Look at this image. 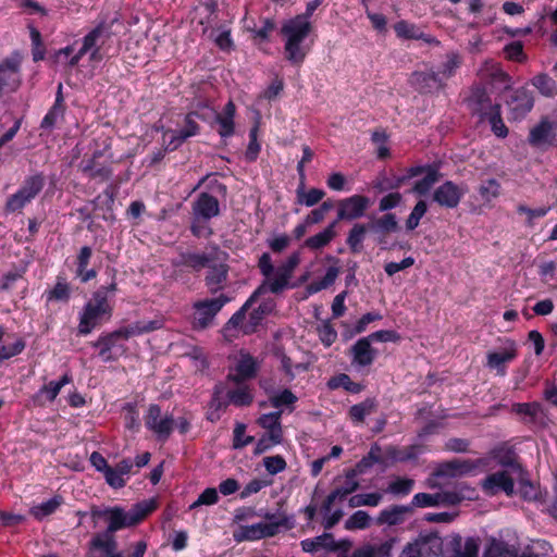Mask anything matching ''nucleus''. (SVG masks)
Wrapping results in <instances>:
<instances>
[{"label": "nucleus", "mask_w": 557, "mask_h": 557, "mask_svg": "<svg viewBox=\"0 0 557 557\" xmlns=\"http://www.w3.org/2000/svg\"><path fill=\"white\" fill-rule=\"evenodd\" d=\"M194 116H197L202 120L207 119L206 112L201 114L198 111H195V112L187 114V116L185 119V126L182 131H180L178 133H174V132H170V131L164 133V138H166L168 136L171 138V140L168 145L169 149H171V150L176 149L178 146L182 145V143L185 139L198 134L199 126L195 122Z\"/></svg>", "instance_id": "obj_22"}, {"label": "nucleus", "mask_w": 557, "mask_h": 557, "mask_svg": "<svg viewBox=\"0 0 557 557\" xmlns=\"http://www.w3.org/2000/svg\"><path fill=\"white\" fill-rule=\"evenodd\" d=\"M297 401V396L289 389H284L281 393L274 394L270 397V403L274 408L283 406H290Z\"/></svg>", "instance_id": "obj_64"}, {"label": "nucleus", "mask_w": 557, "mask_h": 557, "mask_svg": "<svg viewBox=\"0 0 557 557\" xmlns=\"http://www.w3.org/2000/svg\"><path fill=\"white\" fill-rule=\"evenodd\" d=\"M71 296V288L69 284L61 277L54 287L47 293V301H67Z\"/></svg>", "instance_id": "obj_59"}, {"label": "nucleus", "mask_w": 557, "mask_h": 557, "mask_svg": "<svg viewBox=\"0 0 557 557\" xmlns=\"http://www.w3.org/2000/svg\"><path fill=\"white\" fill-rule=\"evenodd\" d=\"M301 547L306 553H315L321 549L325 550H336L337 546L335 544L334 537L330 533H324L322 535L315 536L313 539H307L301 541Z\"/></svg>", "instance_id": "obj_36"}, {"label": "nucleus", "mask_w": 557, "mask_h": 557, "mask_svg": "<svg viewBox=\"0 0 557 557\" xmlns=\"http://www.w3.org/2000/svg\"><path fill=\"white\" fill-rule=\"evenodd\" d=\"M300 252H293L282 264H280L274 273V278L270 280L267 284L260 286L250 296V301L260 298L267 293L281 294L286 288L292 287L289 281L294 275L296 268L300 263Z\"/></svg>", "instance_id": "obj_5"}, {"label": "nucleus", "mask_w": 557, "mask_h": 557, "mask_svg": "<svg viewBox=\"0 0 557 557\" xmlns=\"http://www.w3.org/2000/svg\"><path fill=\"white\" fill-rule=\"evenodd\" d=\"M482 487L487 495H496L504 492L507 496H512L515 493L513 479L505 470L487 475L482 482Z\"/></svg>", "instance_id": "obj_16"}, {"label": "nucleus", "mask_w": 557, "mask_h": 557, "mask_svg": "<svg viewBox=\"0 0 557 557\" xmlns=\"http://www.w3.org/2000/svg\"><path fill=\"white\" fill-rule=\"evenodd\" d=\"M506 103L511 117L513 120H521L532 110L534 106V98L530 90L525 88H518L512 90Z\"/></svg>", "instance_id": "obj_15"}, {"label": "nucleus", "mask_w": 557, "mask_h": 557, "mask_svg": "<svg viewBox=\"0 0 557 557\" xmlns=\"http://www.w3.org/2000/svg\"><path fill=\"white\" fill-rule=\"evenodd\" d=\"M511 412L516 413L525 423L535 422L541 413V405L537 403H517L511 407Z\"/></svg>", "instance_id": "obj_40"}, {"label": "nucleus", "mask_w": 557, "mask_h": 557, "mask_svg": "<svg viewBox=\"0 0 557 557\" xmlns=\"http://www.w3.org/2000/svg\"><path fill=\"white\" fill-rule=\"evenodd\" d=\"M482 116L488 120L492 131L497 137L504 138L507 136L508 128L500 116V107L498 104L490 107V111L483 112Z\"/></svg>", "instance_id": "obj_44"}, {"label": "nucleus", "mask_w": 557, "mask_h": 557, "mask_svg": "<svg viewBox=\"0 0 557 557\" xmlns=\"http://www.w3.org/2000/svg\"><path fill=\"white\" fill-rule=\"evenodd\" d=\"M21 83L20 63L5 60L0 64V91H15Z\"/></svg>", "instance_id": "obj_24"}, {"label": "nucleus", "mask_w": 557, "mask_h": 557, "mask_svg": "<svg viewBox=\"0 0 557 557\" xmlns=\"http://www.w3.org/2000/svg\"><path fill=\"white\" fill-rule=\"evenodd\" d=\"M230 301L228 297L221 294L216 298L196 301L193 306V326L197 330H205L212 323L215 315Z\"/></svg>", "instance_id": "obj_6"}, {"label": "nucleus", "mask_w": 557, "mask_h": 557, "mask_svg": "<svg viewBox=\"0 0 557 557\" xmlns=\"http://www.w3.org/2000/svg\"><path fill=\"white\" fill-rule=\"evenodd\" d=\"M373 227L377 232H383L385 234L395 232L398 228V222L396 220L395 214L386 213L375 220Z\"/></svg>", "instance_id": "obj_62"}, {"label": "nucleus", "mask_w": 557, "mask_h": 557, "mask_svg": "<svg viewBox=\"0 0 557 557\" xmlns=\"http://www.w3.org/2000/svg\"><path fill=\"white\" fill-rule=\"evenodd\" d=\"M555 123L543 117L539 124L530 129L528 141L533 147L555 146L554 141Z\"/></svg>", "instance_id": "obj_23"}, {"label": "nucleus", "mask_w": 557, "mask_h": 557, "mask_svg": "<svg viewBox=\"0 0 557 557\" xmlns=\"http://www.w3.org/2000/svg\"><path fill=\"white\" fill-rule=\"evenodd\" d=\"M394 30L397 35V37L403 39H414L419 40L422 39L426 42H433L434 39L425 36L424 33L414 24L409 23L407 21H399L395 23Z\"/></svg>", "instance_id": "obj_38"}, {"label": "nucleus", "mask_w": 557, "mask_h": 557, "mask_svg": "<svg viewBox=\"0 0 557 557\" xmlns=\"http://www.w3.org/2000/svg\"><path fill=\"white\" fill-rule=\"evenodd\" d=\"M467 193L463 185H458L451 181H446L433 191V201L438 206L454 209L457 208Z\"/></svg>", "instance_id": "obj_11"}, {"label": "nucleus", "mask_w": 557, "mask_h": 557, "mask_svg": "<svg viewBox=\"0 0 557 557\" xmlns=\"http://www.w3.org/2000/svg\"><path fill=\"white\" fill-rule=\"evenodd\" d=\"M110 37V26L100 23L92 30H90L83 40L82 52H91V59H96L99 52V45H103Z\"/></svg>", "instance_id": "obj_25"}, {"label": "nucleus", "mask_w": 557, "mask_h": 557, "mask_svg": "<svg viewBox=\"0 0 557 557\" xmlns=\"http://www.w3.org/2000/svg\"><path fill=\"white\" fill-rule=\"evenodd\" d=\"M480 537L453 534L448 542V557H479Z\"/></svg>", "instance_id": "obj_14"}, {"label": "nucleus", "mask_w": 557, "mask_h": 557, "mask_svg": "<svg viewBox=\"0 0 557 557\" xmlns=\"http://www.w3.org/2000/svg\"><path fill=\"white\" fill-rule=\"evenodd\" d=\"M476 468V463L471 460L453 459L442 462L434 471V476H457L471 472Z\"/></svg>", "instance_id": "obj_28"}, {"label": "nucleus", "mask_w": 557, "mask_h": 557, "mask_svg": "<svg viewBox=\"0 0 557 557\" xmlns=\"http://www.w3.org/2000/svg\"><path fill=\"white\" fill-rule=\"evenodd\" d=\"M418 176H422V178L416 181L412 191L419 196H423L426 195L433 185L440 181L441 173L436 166L432 165L411 166L407 170V174L401 177L400 182Z\"/></svg>", "instance_id": "obj_8"}, {"label": "nucleus", "mask_w": 557, "mask_h": 557, "mask_svg": "<svg viewBox=\"0 0 557 557\" xmlns=\"http://www.w3.org/2000/svg\"><path fill=\"white\" fill-rule=\"evenodd\" d=\"M208 269L209 273L206 276L208 287L213 292L222 288L227 278V265L221 262L218 263L216 260H214Z\"/></svg>", "instance_id": "obj_37"}, {"label": "nucleus", "mask_w": 557, "mask_h": 557, "mask_svg": "<svg viewBox=\"0 0 557 557\" xmlns=\"http://www.w3.org/2000/svg\"><path fill=\"white\" fill-rule=\"evenodd\" d=\"M352 361L361 367L370 366L375 357L376 350L372 348L369 338L358 339L351 347Z\"/></svg>", "instance_id": "obj_31"}, {"label": "nucleus", "mask_w": 557, "mask_h": 557, "mask_svg": "<svg viewBox=\"0 0 557 557\" xmlns=\"http://www.w3.org/2000/svg\"><path fill=\"white\" fill-rule=\"evenodd\" d=\"M375 409V401L373 399H366L364 401L350 407L349 417L354 423H363L366 417L373 413Z\"/></svg>", "instance_id": "obj_49"}, {"label": "nucleus", "mask_w": 557, "mask_h": 557, "mask_svg": "<svg viewBox=\"0 0 557 557\" xmlns=\"http://www.w3.org/2000/svg\"><path fill=\"white\" fill-rule=\"evenodd\" d=\"M368 225L362 223H356L350 228L346 243L348 247L350 248L351 252L358 253L362 250L363 246L362 243L366 238V235L368 233Z\"/></svg>", "instance_id": "obj_42"}, {"label": "nucleus", "mask_w": 557, "mask_h": 557, "mask_svg": "<svg viewBox=\"0 0 557 557\" xmlns=\"http://www.w3.org/2000/svg\"><path fill=\"white\" fill-rule=\"evenodd\" d=\"M462 63V57L458 52H449L446 54L445 60L438 69L440 76L443 77V82L453 77L456 71Z\"/></svg>", "instance_id": "obj_47"}, {"label": "nucleus", "mask_w": 557, "mask_h": 557, "mask_svg": "<svg viewBox=\"0 0 557 557\" xmlns=\"http://www.w3.org/2000/svg\"><path fill=\"white\" fill-rule=\"evenodd\" d=\"M91 253V248L85 246L81 249L77 257V275L83 282H87L96 276L95 270H87Z\"/></svg>", "instance_id": "obj_52"}, {"label": "nucleus", "mask_w": 557, "mask_h": 557, "mask_svg": "<svg viewBox=\"0 0 557 557\" xmlns=\"http://www.w3.org/2000/svg\"><path fill=\"white\" fill-rule=\"evenodd\" d=\"M471 104L476 106L474 110L483 115V112H488L490 107H494L495 104L491 103V100L483 87H475L472 90V94L469 98Z\"/></svg>", "instance_id": "obj_55"}, {"label": "nucleus", "mask_w": 557, "mask_h": 557, "mask_svg": "<svg viewBox=\"0 0 557 557\" xmlns=\"http://www.w3.org/2000/svg\"><path fill=\"white\" fill-rule=\"evenodd\" d=\"M336 225L337 221H333L322 232L307 238L304 245L311 250L321 249L327 246L336 237Z\"/></svg>", "instance_id": "obj_35"}, {"label": "nucleus", "mask_w": 557, "mask_h": 557, "mask_svg": "<svg viewBox=\"0 0 557 557\" xmlns=\"http://www.w3.org/2000/svg\"><path fill=\"white\" fill-rule=\"evenodd\" d=\"M45 177L40 174L27 177L21 186L22 193L33 200L44 188Z\"/></svg>", "instance_id": "obj_56"}, {"label": "nucleus", "mask_w": 557, "mask_h": 557, "mask_svg": "<svg viewBox=\"0 0 557 557\" xmlns=\"http://www.w3.org/2000/svg\"><path fill=\"white\" fill-rule=\"evenodd\" d=\"M253 436L246 435V425L244 423H236L233 432V447L240 449L253 442Z\"/></svg>", "instance_id": "obj_63"}, {"label": "nucleus", "mask_w": 557, "mask_h": 557, "mask_svg": "<svg viewBox=\"0 0 557 557\" xmlns=\"http://www.w3.org/2000/svg\"><path fill=\"white\" fill-rule=\"evenodd\" d=\"M383 495L381 493H367L357 494L349 498V506L351 508L369 506L376 507L382 502Z\"/></svg>", "instance_id": "obj_58"}, {"label": "nucleus", "mask_w": 557, "mask_h": 557, "mask_svg": "<svg viewBox=\"0 0 557 557\" xmlns=\"http://www.w3.org/2000/svg\"><path fill=\"white\" fill-rule=\"evenodd\" d=\"M478 193L484 202H491L500 196L502 185L497 180L490 178L480 184Z\"/></svg>", "instance_id": "obj_53"}, {"label": "nucleus", "mask_w": 557, "mask_h": 557, "mask_svg": "<svg viewBox=\"0 0 557 557\" xmlns=\"http://www.w3.org/2000/svg\"><path fill=\"white\" fill-rule=\"evenodd\" d=\"M414 487V480L409 478L397 476L388 483L386 493L394 496H407L411 493Z\"/></svg>", "instance_id": "obj_54"}, {"label": "nucleus", "mask_w": 557, "mask_h": 557, "mask_svg": "<svg viewBox=\"0 0 557 557\" xmlns=\"http://www.w3.org/2000/svg\"><path fill=\"white\" fill-rule=\"evenodd\" d=\"M552 546L543 540L532 541L522 552L520 557H548Z\"/></svg>", "instance_id": "obj_57"}, {"label": "nucleus", "mask_w": 557, "mask_h": 557, "mask_svg": "<svg viewBox=\"0 0 557 557\" xmlns=\"http://www.w3.org/2000/svg\"><path fill=\"white\" fill-rule=\"evenodd\" d=\"M478 76L481 81L499 88L507 89L511 85L510 76L503 71L500 64L494 60H486L479 69Z\"/></svg>", "instance_id": "obj_18"}, {"label": "nucleus", "mask_w": 557, "mask_h": 557, "mask_svg": "<svg viewBox=\"0 0 557 557\" xmlns=\"http://www.w3.org/2000/svg\"><path fill=\"white\" fill-rule=\"evenodd\" d=\"M371 518L368 512L358 510L354 512L345 522L347 530H363L370 525Z\"/></svg>", "instance_id": "obj_60"}, {"label": "nucleus", "mask_w": 557, "mask_h": 557, "mask_svg": "<svg viewBox=\"0 0 557 557\" xmlns=\"http://www.w3.org/2000/svg\"><path fill=\"white\" fill-rule=\"evenodd\" d=\"M257 373V362L249 354L240 352L235 366V374H228V380L233 382H244L245 380L255 377Z\"/></svg>", "instance_id": "obj_29"}, {"label": "nucleus", "mask_w": 557, "mask_h": 557, "mask_svg": "<svg viewBox=\"0 0 557 557\" xmlns=\"http://www.w3.org/2000/svg\"><path fill=\"white\" fill-rule=\"evenodd\" d=\"M63 504V497L55 495L51 499L44 502L37 506L30 508V515L36 519L41 520L53 512Z\"/></svg>", "instance_id": "obj_48"}, {"label": "nucleus", "mask_w": 557, "mask_h": 557, "mask_svg": "<svg viewBox=\"0 0 557 557\" xmlns=\"http://www.w3.org/2000/svg\"><path fill=\"white\" fill-rule=\"evenodd\" d=\"M156 508L157 502L154 499L138 503L129 511H125L121 507L106 509L92 508L91 516L94 519H104L108 522L106 532L96 534L92 539H100L102 542H116L113 536L116 531L136 525L154 511Z\"/></svg>", "instance_id": "obj_1"}, {"label": "nucleus", "mask_w": 557, "mask_h": 557, "mask_svg": "<svg viewBox=\"0 0 557 557\" xmlns=\"http://www.w3.org/2000/svg\"><path fill=\"white\" fill-rule=\"evenodd\" d=\"M218 255L216 249H212L208 252H184L181 255V259L176 264L190 268L198 272L205 268L211 267V263L218 260Z\"/></svg>", "instance_id": "obj_26"}, {"label": "nucleus", "mask_w": 557, "mask_h": 557, "mask_svg": "<svg viewBox=\"0 0 557 557\" xmlns=\"http://www.w3.org/2000/svg\"><path fill=\"white\" fill-rule=\"evenodd\" d=\"M370 206V199L362 195H352L344 198L337 202V219L341 220H356L364 215Z\"/></svg>", "instance_id": "obj_12"}, {"label": "nucleus", "mask_w": 557, "mask_h": 557, "mask_svg": "<svg viewBox=\"0 0 557 557\" xmlns=\"http://www.w3.org/2000/svg\"><path fill=\"white\" fill-rule=\"evenodd\" d=\"M518 355L516 342L506 339L504 346L497 351H490L486 356L487 367L495 370L500 376L506 374V364L513 361Z\"/></svg>", "instance_id": "obj_13"}, {"label": "nucleus", "mask_w": 557, "mask_h": 557, "mask_svg": "<svg viewBox=\"0 0 557 557\" xmlns=\"http://www.w3.org/2000/svg\"><path fill=\"white\" fill-rule=\"evenodd\" d=\"M474 490L466 484H458L453 490L435 494L418 493L412 497L411 505L418 508L455 506L465 499H472Z\"/></svg>", "instance_id": "obj_4"}, {"label": "nucleus", "mask_w": 557, "mask_h": 557, "mask_svg": "<svg viewBox=\"0 0 557 557\" xmlns=\"http://www.w3.org/2000/svg\"><path fill=\"white\" fill-rule=\"evenodd\" d=\"M112 311L113 308L107 297V290H96L81 313L78 333L82 335L89 334L102 322L109 321L112 317Z\"/></svg>", "instance_id": "obj_3"}, {"label": "nucleus", "mask_w": 557, "mask_h": 557, "mask_svg": "<svg viewBox=\"0 0 557 557\" xmlns=\"http://www.w3.org/2000/svg\"><path fill=\"white\" fill-rule=\"evenodd\" d=\"M162 325L161 320L137 321L126 326H122L116 331L119 332L121 339L127 341L131 337L157 331L161 329Z\"/></svg>", "instance_id": "obj_30"}, {"label": "nucleus", "mask_w": 557, "mask_h": 557, "mask_svg": "<svg viewBox=\"0 0 557 557\" xmlns=\"http://www.w3.org/2000/svg\"><path fill=\"white\" fill-rule=\"evenodd\" d=\"M375 463H381L384 466H388L384 455L382 454V449L379 445H373L370 448V451L367 456H364L356 466V471L359 473H363L368 468L372 467Z\"/></svg>", "instance_id": "obj_46"}, {"label": "nucleus", "mask_w": 557, "mask_h": 557, "mask_svg": "<svg viewBox=\"0 0 557 557\" xmlns=\"http://www.w3.org/2000/svg\"><path fill=\"white\" fill-rule=\"evenodd\" d=\"M409 506L394 505L382 510L377 517L379 524L397 525L405 521L406 516L410 513Z\"/></svg>", "instance_id": "obj_34"}, {"label": "nucleus", "mask_w": 557, "mask_h": 557, "mask_svg": "<svg viewBox=\"0 0 557 557\" xmlns=\"http://www.w3.org/2000/svg\"><path fill=\"white\" fill-rule=\"evenodd\" d=\"M7 344L0 345V362L20 355L25 348V341L15 335H7Z\"/></svg>", "instance_id": "obj_45"}, {"label": "nucleus", "mask_w": 557, "mask_h": 557, "mask_svg": "<svg viewBox=\"0 0 557 557\" xmlns=\"http://www.w3.org/2000/svg\"><path fill=\"white\" fill-rule=\"evenodd\" d=\"M426 202L424 200H419L406 220V228L408 231H413L416 227H418L420 220L426 213Z\"/></svg>", "instance_id": "obj_61"}, {"label": "nucleus", "mask_w": 557, "mask_h": 557, "mask_svg": "<svg viewBox=\"0 0 557 557\" xmlns=\"http://www.w3.org/2000/svg\"><path fill=\"white\" fill-rule=\"evenodd\" d=\"M235 383L236 387L227 392L230 403L237 407L249 406L253 399L251 389L242 381Z\"/></svg>", "instance_id": "obj_39"}, {"label": "nucleus", "mask_w": 557, "mask_h": 557, "mask_svg": "<svg viewBox=\"0 0 557 557\" xmlns=\"http://www.w3.org/2000/svg\"><path fill=\"white\" fill-rule=\"evenodd\" d=\"M311 30L310 21L302 16L289 18L281 27L285 59L295 66H300L309 52V47L304 41Z\"/></svg>", "instance_id": "obj_2"}, {"label": "nucleus", "mask_w": 557, "mask_h": 557, "mask_svg": "<svg viewBox=\"0 0 557 557\" xmlns=\"http://www.w3.org/2000/svg\"><path fill=\"white\" fill-rule=\"evenodd\" d=\"M282 411L264 413L260 416L257 423L265 430L264 435L272 440V443H282L283 429L281 424Z\"/></svg>", "instance_id": "obj_27"}, {"label": "nucleus", "mask_w": 557, "mask_h": 557, "mask_svg": "<svg viewBox=\"0 0 557 557\" xmlns=\"http://www.w3.org/2000/svg\"><path fill=\"white\" fill-rule=\"evenodd\" d=\"M101 152L94 153L90 158H84L78 169L89 180H96L99 182L108 181L112 175V169L109 163L100 162Z\"/></svg>", "instance_id": "obj_17"}, {"label": "nucleus", "mask_w": 557, "mask_h": 557, "mask_svg": "<svg viewBox=\"0 0 557 557\" xmlns=\"http://www.w3.org/2000/svg\"><path fill=\"white\" fill-rule=\"evenodd\" d=\"M193 213L195 215V221L191 225V232L199 236L200 228L197 225V222L200 220L208 221L218 216L220 214L219 200L208 193H201L193 203Z\"/></svg>", "instance_id": "obj_10"}, {"label": "nucleus", "mask_w": 557, "mask_h": 557, "mask_svg": "<svg viewBox=\"0 0 557 557\" xmlns=\"http://www.w3.org/2000/svg\"><path fill=\"white\" fill-rule=\"evenodd\" d=\"M297 202L306 207H313L319 203L325 196V191L319 188L305 189L304 182L300 183L296 190Z\"/></svg>", "instance_id": "obj_43"}, {"label": "nucleus", "mask_w": 557, "mask_h": 557, "mask_svg": "<svg viewBox=\"0 0 557 557\" xmlns=\"http://www.w3.org/2000/svg\"><path fill=\"white\" fill-rule=\"evenodd\" d=\"M207 119L214 117L219 124L218 133L221 137H230L234 134V116L236 107L233 101H228L221 113L213 109L205 108Z\"/></svg>", "instance_id": "obj_21"}, {"label": "nucleus", "mask_w": 557, "mask_h": 557, "mask_svg": "<svg viewBox=\"0 0 557 557\" xmlns=\"http://www.w3.org/2000/svg\"><path fill=\"white\" fill-rule=\"evenodd\" d=\"M62 85H59V91L53 107L49 110V112L45 115L41 127L42 128H52L60 117L63 116L64 108H63V98L61 94Z\"/></svg>", "instance_id": "obj_51"}, {"label": "nucleus", "mask_w": 557, "mask_h": 557, "mask_svg": "<svg viewBox=\"0 0 557 557\" xmlns=\"http://www.w3.org/2000/svg\"><path fill=\"white\" fill-rule=\"evenodd\" d=\"M482 557H518V548L503 540L491 537Z\"/></svg>", "instance_id": "obj_33"}, {"label": "nucleus", "mask_w": 557, "mask_h": 557, "mask_svg": "<svg viewBox=\"0 0 557 557\" xmlns=\"http://www.w3.org/2000/svg\"><path fill=\"white\" fill-rule=\"evenodd\" d=\"M413 543L423 557L437 556L443 549V541L436 533L420 534Z\"/></svg>", "instance_id": "obj_32"}, {"label": "nucleus", "mask_w": 557, "mask_h": 557, "mask_svg": "<svg viewBox=\"0 0 557 557\" xmlns=\"http://www.w3.org/2000/svg\"><path fill=\"white\" fill-rule=\"evenodd\" d=\"M410 83L418 91L424 94L438 91L445 87L443 77L435 71L414 72L410 76Z\"/></svg>", "instance_id": "obj_20"}, {"label": "nucleus", "mask_w": 557, "mask_h": 557, "mask_svg": "<svg viewBox=\"0 0 557 557\" xmlns=\"http://www.w3.org/2000/svg\"><path fill=\"white\" fill-rule=\"evenodd\" d=\"M268 523H257L244 529L245 537L248 540H258L268 536H274L281 527L293 528L290 519L283 512L265 513Z\"/></svg>", "instance_id": "obj_7"}, {"label": "nucleus", "mask_w": 557, "mask_h": 557, "mask_svg": "<svg viewBox=\"0 0 557 557\" xmlns=\"http://www.w3.org/2000/svg\"><path fill=\"white\" fill-rule=\"evenodd\" d=\"M71 381L72 377L69 374H64L59 381H51L48 384H45L37 393L36 398H45V400L53 401L62 387L69 384Z\"/></svg>", "instance_id": "obj_41"}, {"label": "nucleus", "mask_w": 557, "mask_h": 557, "mask_svg": "<svg viewBox=\"0 0 557 557\" xmlns=\"http://www.w3.org/2000/svg\"><path fill=\"white\" fill-rule=\"evenodd\" d=\"M145 425L161 441L170 437L174 430V419L170 414H162L161 408L158 405H150L145 416Z\"/></svg>", "instance_id": "obj_9"}, {"label": "nucleus", "mask_w": 557, "mask_h": 557, "mask_svg": "<svg viewBox=\"0 0 557 557\" xmlns=\"http://www.w3.org/2000/svg\"><path fill=\"white\" fill-rule=\"evenodd\" d=\"M532 85L544 97L553 98L557 95V83L547 74L535 75L532 78Z\"/></svg>", "instance_id": "obj_50"}, {"label": "nucleus", "mask_w": 557, "mask_h": 557, "mask_svg": "<svg viewBox=\"0 0 557 557\" xmlns=\"http://www.w3.org/2000/svg\"><path fill=\"white\" fill-rule=\"evenodd\" d=\"M358 487L359 482L356 480V471L348 472L344 482L342 484H337L335 488L327 495V497L322 504V511L330 512L332 510V506L336 502L344 500Z\"/></svg>", "instance_id": "obj_19"}]
</instances>
